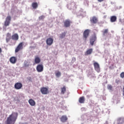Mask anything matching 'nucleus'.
I'll return each instance as SVG.
<instances>
[{"instance_id": "4be33fe9", "label": "nucleus", "mask_w": 124, "mask_h": 124, "mask_svg": "<svg viewBox=\"0 0 124 124\" xmlns=\"http://www.w3.org/2000/svg\"><path fill=\"white\" fill-rule=\"evenodd\" d=\"M78 102L79 103H85V97L82 96L79 98Z\"/></svg>"}, {"instance_id": "b1692460", "label": "nucleus", "mask_w": 124, "mask_h": 124, "mask_svg": "<svg viewBox=\"0 0 124 124\" xmlns=\"http://www.w3.org/2000/svg\"><path fill=\"white\" fill-rule=\"evenodd\" d=\"M66 92V88L65 86H63L62 88H61V93L62 94H64V93Z\"/></svg>"}, {"instance_id": "20e7f679", "label": "nucleus", "mask_w": 124, "mask_h": 124, "mask_svg": "<svg viewBox=\"0 0 124 124\" xmlns=\"http://www.w3.org/2000/svg\"><path fill=\"white\" fill-rule=\"evenodd\" d=\"M90 30L87 29L83 33V38H84L85 40H87V39L88 38V37H89V35L90 34Z\"/></svg>"}, {"instance_id": "f8f14e48", "label": "nucleus", "mask_w": 124, "mask_h": 124, "mask_svg": "<svg viewBox=\"0 0 124 124\" xmlns=\"http://www.w3.org/2000/svg\"><path fill=\"white\" fill-rule=\"evenodd\" d=\"M9 61L11 63H13V64H14L16 63V62H17V58L13 56L10 58Z\"/></svg>"}, {"instance_id": "f03ea898", "label": "nucleus", "mask_w": 124, "mask_h": 124, "mask_svg": "<svg viewBox=\"0 0 124 124\" xmlns=\"http://www.w3.org/2000/svg\"><path fill=\"white\" fill-rule=\"evenodd\" d=\"M40 92L42 94H48V93H49V88L42 87L40 89Z\"/></svg>"}, {"instance_id": "f3484780", "label": "nucleus", "mask_w": 124, "mask_h": 124, "mask_svg": "<svg viewBox=\"0 0 124 124\" xmlns=\"http://www.w3.org/2000/svg\"><path fill=\"white\" fill-rule=\"evenodd\" d=\"M28 102L31 106H35V101H34L33 99H29L28 101Z\"/></svg>"}, {"instance_id": "7c9ffc66", "label": "nucleus", "mask_w": 124, "mask_h": 124, "mask_svg": "<svg viewBox=\"0 0 124 124\" xmlns=\"http://www.w3.org/2000/svg\"><path fill=\"white\" fill-rule=\"evenodd\" d=\"M2 52V50L1 49V48H0V54Z\"/></svg>"}, {"instance_id": "7ed1b4c3", "label": "nucleus", "mask_w": 124, "mask_h": 124, "mask_svg": "<svg viewBox=\"0 0 124 124\" xmlns=\"http://www.w3.org/2000/svg\"><path fill=\"white\" fill-rule=\"evenodd\" d=\"M23 44H24V43L21 42L18 45V46L15 49V53H18V52L21 51V50H23Z\"/></svg>"}, {"instance_id": "1a4fd4ad", "label": "nucleus", "mask_w": 124, "mask_h": 124, "mask_svg": "<svg viewBox=\"0 0 124 124\" xmlns=\"http://www.w3.org/2000/svg\"><path fill=\"white\" fill-rule=\"evenodd\" d=\"M96 41V35L94 34L90 39V44L93 46L94 43V41Z\"/></svg>"}, {"instance_id": "c756f323", "label": "nucleus", "mask_w": 124, "mask_h": 124, "mask_svg": "<svg viewBox=\"0 0 124 124\" xmlns=\"http://www.w3.org/2000/svg\"><path fill=\"white\" fill-rule=\"evenodd\" d=\"M99 2H102V1H104L105 0H97Z\"/></svg>"}, {"instance_id": "a211bd4d", "label": "nucleus", "mask_w": 124, "mask_h": 124, "mask_svg": "<svg viewBox=\"0 0 124 124\" xmlns=\"http://www.w3.org/2000/svg\"><path fill=\"white\" fill-rule=\"evenodd\" d=\"M66 33H67V31H64L61 34H60V38L61 39H62L65 37V36L66 35Z\"/></svg>"}, {"instance_id": "0eeeda50", "label": "nucleus", "mask_w": 124, "mask_h": 124, "mask_svg": "<svg viewBox=\"0 0 124 124\" xmlns=\"http://www.w3.org/2000/svg\"><path fill=\"white\" fill-rule=\"evenodd\" d=\"M71 21L69 19L65 20V21H64V27L65 28H69L70 27V25H71Z\"/></svg>"}, {"instance_id": "aec40b11", "label": "nucleus", "mask_w": 124, "mask_h": 124, "mask_svg": "<svg viewBox=\"0 0 124 124\" xmlns=\"http://www.w3.org/2000/svg\"><path fill=\"white\" fill-rule=\"evenodd\" d=\"M92 53H93V48H90L86 51V52L85 53V56H88L92 54Z\"/></svg>"}, {"instance_id": "5701e85b", "label": "nucleus", "mask_w": 124, "mask_h": 124, "mask_svg": "<svg viewBox=\"0 0 124 124\" xmlns=\"http://www.w3.org/2000/svg\"><path fill=\"white\" fill-rule=\"evenodd\" d=\"M32 8L36 9L38 7V4L37 2H33L31 4Z\"/></svg>"}, {"instance_id": "9d476101", "label": "nucleus", "mask_w": 124, "mask_h": 124, "mask_svg": "<svg viewBox=\"0 0 124 124\" xmlns=\"http://www.w3.org/2000/svg\"><path fill=\"white\" fill-rule=\"evenodd\" d=\"M23 87V84L20 82H17L15 84V89L16 90H21Z\"/></svg>"}, {"instance_id": "c85d7f7f", "label": "nucleus", "mask_w": 124, "mask_h": 124, "mask_svg": "<svg viewBox=\"0 0 124 124\" xmlns=\"http://www.w3.org/2000/svg\"><path fill=\"white\" fill-rule=\"evenodd\" d=\"M120 77H121V78H124V72L121 73V74H120Z\"/></svg>"}, {"instance_id": "bb28decb", "label": "nucleus", "mask_w": 124, "mask_h": 124, "mask_svg": "<svg viewBox=\"0 0 124 124\" xmlns=\"http://www.w3.org/2000/svg\"><path fill=\"white\" fill-rule=\"evenodd\" d=\"M108 31L109 30L108 29L104 30V31L103 32V35H106V34H107V33L108 32Z\"/></svg>"}, {"instance_id": "cd10ccee", "label": "nucleus", "mask_w": 124, "mask_h": 124, "mask_svg": "<svg viewBox=\"0 0 124 124\" xmlns=\"http://www.w3.org/2000/svg\"><path fill=\"white\" fill-rule=\"evenodd\" d=\"M45 18V16H39V20H43Z\"/></svg>"}, {"instance_id": "ddd939ff", "label": "nucleus", "mask_w": 124, "mask_h": 124, "mask_svg": "<svg viewBox=\"0 0 124 124\" xmlns=\"http://www.w3.org/2000/svg\"><path fill=\"white\" fill-rule=\"evenodd\" d=\"M12 39L13 40L17 41V40L19 39V35H18L17 33H15L14 34H13L12 36Z\"/></svg>"}, {"instance_id": "a878e982", "label": "nucleus", "mask_w": 124, "mask_h": 124, "mask_svg": "<svg viewBox=\"0 0 124 124\" xmlns=\"http://www.w3.org/2000/svg\"><path fill=\"white\" fill-rule=\"evenodd\" d=\"M107 88L109 91H113V86H112V85H108Z\"/></svg>"}, {"instance_id": "6e6552de", "label": "nucleus", "mask_w": 124, "mask_h": 124, "mask_svg": "<svg viewBox=\"0 0 124 124\" xmlns=\"http://www.w3.org/2000/svg\"><path fill=\"white\" fill-rule=\"evenodd\" d=\"M44 67L42 64H40L37 65L36 70L38 72H42Z\"/></svg>"}, {"instance_id": "393cba45", "label": "nucleus", "mask_w": 124, "mask_h": 124, "mask_svg": "<svg viewBox=\"0 0 124 124\" xmlns=\"http://www.w3.org/2000/svg\"><path fill=\"white\" fill-rule=\"evenodd\" d=\"M55 75L56 77H60V76L62 75V74L60 73V71H57L55 72Z\"/></svg>"}, {"instance_id": "6ab92c4d", "label": "nucleus", "mask_w": 124, "mask_h": 124, "mask_svg": "<svg viewBox=\"0 0 124 124\" xmlns=\"http://www.w3.org/2000/svg\"><path fill=\"white\" fill-rule=\"evenodd\" d=\"M10 39H11V34H10V33H8L7 34L6 38V42H9V41H10Z\"/></svg>"}, {"instance_id": "412c9836", "label": "nucleus", "mask_w": 124, "mask_h": 124, "mask_svg": "<svg viewBox=\"0 0 124 124\" xmlns=\"http://www.w3.org/2000/svg\"><path fill=\"white\" fill-rule=\"evenodd\" d=\"M117 21V16H111L110 17V22L111 23H114V22Z\"/></svg>"}, {"instance_id": "39448f33", "label": "nucleus", "mask_w": 124, "mask_h": 124, "mask_svg": "<svg viewBox=\"0 0 124 124\" xmlns=\"http://www.w3.org/2000/svg\"><path fill=\"white\" fill-rule=\"evenodd\" d=\"M11 21V16H9L6 18V20L4 22V26L5 27H7L9 26Z\"/></svg>"}, {"instance_id": "4468645a", "label": "nucleus", "mask_w": 124, "mask_h": 124, "mask_svg": "<svg viewBox=\"0 0 124 124\" xmlns=\"http://www.w3.org/2000/svg\"><path fill=\"white\" fill-rule=\"evenodd\" d=\"M90 21L91 23H93V24H96L97 23L98 20L97 18L95 16H93L91 19Z\"/></svg>"}, {"instance_id": "2eb2a0df", "label": "nucleus", "mask_w": 124, "mask_h": 124, "mask_svg": "<svg viewBox=\"0 0 124 124\" xmlns=\"http://www.w3.org/2000/svg\"><path fill=\"white\" fill-rule=\"evenodd\" d=\"M60 120L62 123H65L67 121L68 118L66 115H62L60 118Z\"/></svg>"}, {"instance_id": "9b49d317", "label": "nucleus", "mask_w": 124, "mask_h": 124, "mask_svg": "<svg viewBox=\"0 0 124 124\" xmlns=\"http://www.w3.org/2000/svg\"><path fill=\"white\" fill-rule=\"evenodd\" d=\"M53 42H54V39L52 38H48L46 40V43L49 46H51L53 44Z\"/></svg>"}, {"instance_id": "dca6fc26", "label": "nucleus", "mask_w": 124, "mask_h": 124, "mask_svg": "<svg viewBox=\"0 0 124 124\" xmlns=\"http://www.w3.org/2000/svg\"><path fill=\"white\" fill-rule=\"evenodd\" d=\"M41 60L40 58L38 57V56H35L34 59V62L36 64H38V63H40Z\"/></svg>"}, {"instance_id": "423d86ee", "label": "nucleus", "mask_w": 124, "mask_h": 124, "mask_svg": "<svg viewBox=\"0 0 124 124\" xmlns=\"http://www.w3.org/2000/svg\"><path fill=\"white\" fill-rule=\"evenodd\" d=\"M93 66L94 70L97 71V72H100V66H99V64L97 62H94L93 63Z\"/></svg>"}, {"instance_id": "f257e3e1", "label": "nucleus", "mask_w": 124, "mask_h": 124, "mask_svg": "<svg viewBox=\"0 0 124 124\" xmlns=\"http://www.w3.org/2000/svg\"><path fill=\"white\" fill-rule=\"evenodd\" d=\"M18 117V113L17 112H13L7 118L5 124H15L16 120Z\"/></svg>"}]
</instances>
